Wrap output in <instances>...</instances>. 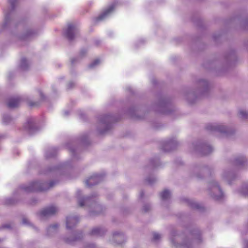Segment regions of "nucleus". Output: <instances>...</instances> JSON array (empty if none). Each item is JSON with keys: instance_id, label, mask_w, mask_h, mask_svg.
I'll return each instance as SVG.
<instances>
[{"instance_id": "obj_1", "label": "nucleus", "mask_w": 248, "mask_h": 248, "mask_svg": "<svg viewBox=\"0 0 248 248\" xmlns=\"http://www.w3.org/2000/svg\"><path fill=\"white\" fill-rule=\"evenodd\" d=\"M76 31L77 29L75 26L72 23L68 24L65 32V36L68 40H72L74 38Z\"/></svg>"}, {"instance_id": "obj_18", "label": "nucleus", "mask_w": 248, "mask_h": 248, "mask_svg": "<svg viewBox=\"0 0 248 248\" xmlns=\"http://www.w3.org/2000/svg\"><path fill=\"white\" fill-rule=\"evenodd\" d=\"M16 0H11L10 3L12 6H14V3L15 2Z\"/></svg>"}, {"instance_id": "obj_26", "label": "nucleus", "mask_w": 248, "mask_h": 248, "mask_svg": "<svg viewBox=\"0 0 248 248\" xmlns=\"http://www.w3.org/2000/svg\"><path fill=\"white\" fill-rule=\"evenodd\" d=\"M148 181L149 183H151V182L149 180H148Z\"/></svg>"}, {"instance_id": "obj_27", "label": "nucleus", "mask_w": 248, "mask_h": 248, "mask_svg": "<svg viewBox=\"0 0 248 248\" xmlns=\"http://www.w3.org/2000/svg\"><path fill=\"white\" fill-rule=\"evenodd\" d=\"M208 128L209 129H211V130H212L213 129L212 128Z\"/></svg>"}, {"instance_id": "obj_21", "label": "nucleus", "mask_w": 248, "mask_h": 248, "mask_svg": "<svg viewBox=\"0 0 248 248\" xmlns=\"http://www.w3.org/2000/svg\"><path fill=\"white\" fill-rule=\"evenodd\" d=\"M54 185V183L53 182H51L49 184V187H52Z\"/></svg>"}, {"instance_id": "obj_12", "label": "nucleus", "mask_w": 248, "mask_h": 248, "mask_svg": "<svg viewBox=\"0 0 248 248\" xmlns=\"http://www.w3.org/2000/svg\"><path fill=\"white\" fill-rule=\"evenodd\" d=\"M245 159L243 158H242V159L240 160L239 159H236V163L238 165H240L243 162H244Z\"/></svg>"}, {"instance_id": "obj_8", "label": "nucleus", "mask_w": 248, "mask_h": 248, "mask_svg": "<svg viewBox=\"0 0 248 248\" xmlns=\"http://www.w3.org/2000/svg\"><path fill=\"white\" fill-rule=\"evenodd\" d=\"M170 192L167 190H165L160 193V197L163 200L169 198L170 197Z\"/></svg>"}, {"instance_id": "obj_28", "label": "nucleus", "mask_w": 248, "mask_h": 248, "mask_svg": "<svg viewBox=\"0 0 248 248\" xmlns=\"http://www.w3.org/2000/svg\"><path fill=\"white\" fill-rule=\"evenodd\" d=\"M114 235H118V234H116V233H115L114 234Z\"/></svg>"}, {"instance_id": "obj_7", "label": "nucleus", "mask_w": 248, "mask_h": 248, "mask_svg": "<svg viewBox=\"0 0 248 248\" xmlns=\"http://www.w3.org/2000/svg\"><path fill=\"white\" fill-rule=\"evenodd\" d=\"M75 222L77 223L78 221V219L77 217H67L66 219V227L67 228H71L72 227V226L70 225V222Z\"/></svg>"}, {"instance_id": "obj_15", "label": "nucleus", "mask_w": 248, "mask_h": 248, "mask_svg": "<svg viewBox=\"0 0 248 248\" xmlns=\"http://www.w3.org/2000/svg\"><path fill=\"white\" fill-rule=\"evenodd\" d=\"M29 105L30 107H34V106H36L37 105V103L31 102L29 103Z\"/></svg>"}, {"instance_id": "obj_9", "label": "nucleus", "mask_w": 248, "mask_h": 248, "mask_svg": "<svg viewBox=\"0 0 248 248\" xmlns=\"http://www.w3.org/2000/svg\"><path fill=\"white\" fill-rule=\"evenodd\" d=\"M103 233V231L98 228L93 229L91 232V234L93 235H101Z\"/></svg>"}, {"instance_id": "obj_16", "label": "nucleus", "mask_w": 248, "mask_h": 248, "mask_svg": "<svg viewBox=\"0 0 248 248\" xmlns=\"http://www.w3.org/2000/svg\"><path fill=\"white\" fill-rule=\"evenodd\" d=\"M79 205L81 207L83 206L84 205V201L83 200H82L80 201H79Z\"/></svg>"}, {"instance_id": "obj_6", "label": "nucleus", "mask_w": 248, "mask_h": 248, "mask_svg": "<svg viewBox=\"0 0 248 248\" xmlns=\"http://www.w3.org/2000/svg\"><path fill=\"white\" fill-rule=\"evenodd\" d=\"M114 8L115 5L114 4L112 5L96 18V21H99L103 19L108 14L113 10Z\"/></svg>"}, {"instance_id": "obj_23", "label": "nucleus", "mask_w": 248, "mask_h": 248, "mask_svg": "<svg viewBox=\"0 0 248 248\" xmlns=\"http://www.w3.org/2000/svg\"><path fill=\"white\" fill-rule=\"evenodd\" d=\"M215 129H217V130L220 131H223V130L220 128V127H218L217 128H216Z\"/></svg>"}, {"instance_id": "obj_29", "label": "nucleus", "mask_w": 248, "mask_h": 248, "mask_svg": "<svg viewBox=\"0 0 248 248\" xmlns=\"http://www.w3.org/2000/svg\"><path fill=\"white\" fill-rule=\"evenodd\" d=\"M195 206L196 207H198V206H197V204H196Z\"/></svg>"}, {"instance_id": "obj_3", "label": "nucleus", "mask_w": 248, "mask_h": 248, "mask_svg": "<svg viewBox=\"0 0 248 248\" xmlns=\"http://www.w3.org/2000/svg\"><path fill=\"white\" fill-rule=\"evenodd\" d=\"M40 183L37 182H33L31 183L29 186L25 187L24 189L25 191L27 192L41 191L45 190L44 189L40 187Z\"/></svg>"}, {"instance_id": "obj_5", "label": "nucleus", "mask_w": 248, "mask_h": 248, "mask_svg": "<svg viewBox=\"0 0 248 248\" xmlns=\"http://www.w3.org/2000/svg\"><path fill=\"white\" fill-rule=\"evenodd\" d=\"M99 178V176L98 175L95 174L91 176L87 179L86 181V184L87 186L89 187L96 185L98 183V179Z\"/></svg>"}, {"instance_id": "obj_10", "label": "nucleus", "mask_w": 248, "mask_h": 248, "mask_svg": "<svg viewBox=\"0 0 248 248\" xmlns=\"http://www.w3.org/2000/svg\"><path fill=\"white\" fill-rule=\"evenodd\" d=\"M240 114L242 117L244 118H248V112L244 110H241L240 111Z\"/></svg>"}, {"instance_id": "obj_30", "label": "nucleus", "mask_w": 248, "mask_h": 248, "mask_svg": "<svg viewBox=\"0 0 248 248\" xmlns=\"http://www.w3.org/2000/svg\"><path fill=\"white\" fill-rule=\"evenodd\" d=\"M72 62L73 63L74 62V61L73 60H72Z\"/></svg>"}, {"instance_id": "obj_25", "label": "nucleus", "mask_w": 248, "mask_h": 248, "mask_svg": "<svg viewBox=\"0 0 248 248\" xmlns=\"http://www.w3.org/2000/svg\"><path fill=\"white\" fill-rule=\"evenodd\" d=\"M190 204L191 205V206H193V203H190Z\"/></svg>"}, {"instance_id": "obj_2", "label": "nucleus", "mask_w": 248, "mask_h": 248, "mask_svg": "<svg viewBox=\"0 0 248 248\" xmlns=\"http://www.w3.org/2000/svg\"><path fill=\"white\" fill-rule=\"evenodd\" d=\"M58 210L56 207L50 206L42 210L40 212V216L42 217H46L55 214Z\"/></svg>"}, {"instance_id": "obj_13", "label": "nucleus", "mask_w": 248, "mask_h": 248, "mask_svg": "<svg viewBox=\"0 0 248 248\" xmlns=\"http://www.w3.org/2000/svg\"><path fill=\"white\" fill-rule=\"evenodd\" d=\"M100 62V61L99 60H95L93 62L91 65V67H93L97 64H98Z\"/></svg>"}, {"instance_id": "obj_17", "label": "nucleus", "mask_w": 248, "mask_h": 248, "mask_svg": "<svg viewBox=\"0 0 248 248\" xmlns=\"http://www.w3.org/2000/svg\"><path fill=\"white\" fill-rule=\"evenodd\" d=\"M149 207L147 206H145L144 207L143 210L145 212H147L149 210Z\"/></svg>"}, {"instance_id": "obj_19", "label": "nucleus", "mask_w": 248, "mask_h": 248, "mask_svg": "<svg viewBox=\"0 0 248 248\" xmlns=\"http://www.w3.org/2000/svg\"><path fill=\"white\" fill-rule=\"evenodd\" d=\"M86 52V51H85V50H81L80 52V54H81V55H83Z\"/></svg>"}, {"instance_id": "obj_11", "label": "nucleus", "mask_w": 248, "mask_h": 248, "mask_svg": "<svg viewBox=\"0 0 248 248\" xmlns=\"http://www.w3.org/2000/svg\"><path fill=\"white\" fill-rule=\"evenodd\" d=\"M160 235L157 233H154L153 234V240L156 241L160 238Z\"/></svg>"}, {"instance_id": "obj_24", "label": "nucleus", "mask_w": 248, "mask_h": 248, "mask_svg": "<svg viewBox=\"0 0 248 248\" xmlns=\"http://www.w3.org/2000/svg\"><path fill=\"white\" fill-rule=\"evenodd\" d=\"M23 221L24 223H26L27 222V220L26 219H24Z\"/></svg>"}, {"instance_id": "obj_22", "label": "nucleus", "mask_w": 248, "mask_h": 248, "mask_svg": "<svg viewBox=\"0 0 248 248\" xmlns=\"http://www.w3.org/2000/svg\"><path fill=\"white\" fill-rule=\"evenodd\" d=\"M58 227L57 225H54L50 227V228H57Z\"/></svg>"}, {"instance_id": "obj_14", "label": "nucleus", "mask_w": 248, "mask_h": 248, "mask_svg": "<svg viewBox=\"0 0 248 248\" xmlns=\"http://www.w3.org/2000/svg\"><path fill=\"white\" fill-rule=\"evenodd\" d=\"M10 119H11V118L8 116H4L3 118V120L5 123H7L8 122L9 120H10Z\"/></svg>"}, {"instance_id": "obj_20", "label": "nucleus", "mask_w": 248, "mask_h": 248, "mask_svg": "<svg viewBox=\"0 0 248 248\" xmlns=\"http://www.w3.org/2000/svg\"><path fill=\"white\" fill-rule=\"evenodd\" d=\"M26 62V60L25 59H22L21 62H22V64H23L24 63H25Z\"/></svg>"}, {"instance_id": "obj_4", "label": "nucleus", "mask_w": 248, "mask_h": 248, "mask_svg": "<svg viewBox=\"0 0 248 248\" xmlns=\"http://www.w3.org/2000/svg\"><path fill=\"white\" fill-rule=\"evenodd\" d=\"M21 100L19 98H11L9 99L7 106L10 108H14L17 107L20 103Z\"/></svg>"}, {"instance_id": "obj_31", "label": "nucleus", "mask_w": 248, "mask_h": 248, "mask_svg": "<svg viewBox=\"0 0 248 248\" xmlns=\"http://www.w3.org/2000/svg\"><path fill=\"white\" fill-rule=\"evenodd\" d=\"M141 197H142V196H143V194H142V193L141 194Z\"/></svg>"}]
</instances>
